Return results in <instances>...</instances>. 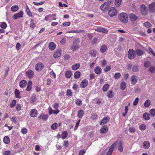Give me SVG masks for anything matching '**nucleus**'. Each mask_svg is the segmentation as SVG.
<instances>
[{
    "instance_id": "1",
    "label": "nucleus",
    "mask_w": 155,
    "mask_h": 155,
    "mask_svg": "<svg viewBox=\"0 0 155 155\" xmlns=\"http://www.w3.org/2000/svg\"><path fill=\"white\" fill-rule=\"evenodd\" d=\"M117 145L118 149L119 151L122 152L123 150L122 146V142L121 141H116L110 147L109 150L107 153V155H111L114 151V149Z\"/></svg>"
},
{
    "instance_id": "2",
    "label": "nucleus",
    "mask_w": 155,
    "mask_h": 155,
    "mask_svg": "<svg viewBox=\"0 0 155 155\" xmlns=\"http://www.w3.org/2000/svg\"><path fill=\"white\" fill-rule=\"evenodd\" d=\"M119 20L124 23H127L128 21V16L127 15L124 13H122L119 16Z\"/></svg>"
},
{
    "instance_id": "3",
    "label": "nucleus",
    "mask_w": 155,
    "mask_h": 155,
    "mask_svg": "<svg viewBox=\"0 0 155 155\" xmlns=\"http://www.w3.org/2000/svg\"><path fill=\"white\" fill-rule=\"evenodd\" d=\"M128 57L130 59H134L135 57V52L133 49H130L128 53Z\"/></svg>"
},
{
    "instance_id": "4",
    "label": "nucleus",
    "mask_w": 155,
    "mask_h": 155,
    "mask_svg": "<svg viewBox=\"0 0 155 155\" xmlns=\"http://www.w3.org/2000/svg\"><path fill=\"white\" fill-rule=\"evenodd\" d=\"M35 69L37 71H41L44 68V64L41 62L37 63L35 66Z\"/></svg>"
},
{
    "instance_id": "5",
    "label": "nucleus",
    "mask_w": 155,
    "mask_h": 155,
    "mask_svg": "<svg viewBox=\"0 0 155 155\" xmlns=\"http://www.w3.org/2000/svg\"><path fill=\"white\" fill-rule=\"evenodd\" d=\"M108 15L111 17H113L116 15L117 11L114 8L112 7L109 11Z\"/></svg>"
},
{
    "instance_id": "6",
    "label": "nucleus",
    "mask_w": 155,
    "mask_h": 155,
    "mask_svg": "<svg viewBox=\"0 0 155 155\" xmlns=\"http://www.w3.org/2000/svg\"><path fill=\"white\" fill-rule=\"evenodd\" d=\"M111 0H108V1L106 2L103 4H102L100 7L103 10H105V9L108 7L110 3H111Z\"/></svg>"
},
{
    "instance_id": "7",
    "label": "nucleus",
    "mask_w": 155,
    "mask_h": 155,
    "mask_svg": "<svg viewBox=\"0 0 155 155\" xmlns=\"http://www.w3.org/2000/svg\"><path fill=\"white\" fill-rule=\"evenodd\" d=\"M140 11L141 14L142 15H145L147 14V8L145 5L142 4L141 5L140 8Z\"/></svg>"
},
{
    "instance_id": "8",
    "label": "nucleus",
    "mask_w": 155,
    "mask_h": 155,
    "mask_svg": "<svg viewBox=\"0 0 155 155\" xmlns=\"http://www.w3.org/2000/svg\"><path fill=\"white\" fill-rule=\"evenodd\" d=\"M23 12L22 11H20L19 12L14 14L12 18L13 19H16L18 18H21L23 16Z\"/></svg>"
},
{
    "instance_id": "9",
    "label": "nucleus",
    "mask_w": 155,
    "mask_h": 155,
    "mask_svg": "<svg viewBox=\"0 0 155 155\" xmlns=\"http://www.w3.org/2000/svg\"><path fill=\"white\" fill-rule=\"evenodd\" d=\"M129 18L132 22H134L138 18V17L135 14L132 13L129 14Z\"/></svg>"
},
{
    "instance_id": "10",
    "label": "nucleus",
    "mask_w": 155,
    "mask_h": 155,
    "mask_svg": "<svg viewBox=\"0 0 155 155\" xmlns=\"http://www.w3.org/2000/svg\"><path fill=\"white\" fill-rule=\"evenodd\" d=\"M29 114L31 117H35L37 116L38 111L35 109H32L30 111Z\"/></svg>"
},
{
    "instance_id": "11",
    "label": "nucleus",
    "mask_w": 155,
    "mask_h": 155,
    "mask_svg": "<svg viewBox=\"0 0 155 155\" xmlns=\"http://www.w3.org/2000/svg\"><path fill=\"white\" fill-rule=\"evenodd\" d=\"M149 9L150 12L155 13V2H152L149 5Z\"/></svg>"
},
{
    "instance_id": "12",
    "label": "nucleus",
    "mask_w": 155,
    "mask_h": 155,
    "mask_svg": "<svg viewBox=\"0 0 155 155\" xmlns=\"http://www.w3.org/2000/svg\"><path fill=\"white\" fill-rule=\"evenodd\" d=\"M137 77L136 75H133L130 78L131 83L132 84H135L137 82Z\"/></svg>"
},
{
    "instance_id": "13",
    "label": "nucleus",
    "mask_w": 155,
    "mask_h": 155,
    "mask_svg": "<svg viewBox=\"0 0 155 155\" xmlns=\"http://www.w3.org/2000/svg\"><path fill=\"white\" fill-rule=\"evenodd\" d=\"M26 74L28 78L31 79L33 78L34 72L32 71L28 70L26 72Z\"/></svg>"
},
{
    "instance_id": "14",
    "label": "nucleus",
    "mask_w": 155,
    "mask_h": 155,
    "mask_svg": "<svg viewBox=\"0 0 155 155\" xmlns=\"http://www.w3.org/2000/svg\"><path fill=\"white\" fill-rule=\"evenodd\" d=\"M61 54V50L60 49H58L56 51L54 54V57L55 58H57L59 57Z\"/></svg>"
},
{
    "instance_id": "15",
    "label": "nucleus",
    "mask_w": 155,
    "mask_h": 155,
    "mask_svg": "<svg viewBox=\"0 0 155 155\" xmlns=\"http://www.w3.org/2000/svg\"><path fill=\"white\" fill-rule=\"evenodd\" d=\"M110 118L108 117H104L102 119L100 122V125H103L104 124L107 123L108 121L109 120Z\"/></svg>"
},
{
    "instance_id": "16",
    "label": "nucleus",
    "mask_w": 155,
    "mask_h": 155,
    "mask_svg": "<svg viewBox=\"0 0 155 155\" xmlns=\"http://www.w3.org/2000/svg\"><path fill=\"white\" fill-rule=\"evenodd\" d=\"M108 128L107 125L102 127L100 130V132L101 134H104L107 132Z\"/></svg>"
},
{
    "instance_id": "17",
    "label": "nucleus",
    "mask_w": 155,
    "mask_h": 155,
    "mask_svg": "<svg viewBox=\"0 0 155 155\" xmlns=\"http://www.w3.org/2000/svg\"><path fill=\"white\" fill-rule=\"evenodd\" d=\"M88 84V81L86 79H84L82 81L80 84V86L82 88H84L86 87L87 85Z\"/></svg>"
},
{
    "instance_id": "18",
    "label": "nucleus",
    "mask_w": 155,
    "mask_h": 155,
    "mask_svg": "<svg viewBox=\"0 0 155 155\" xmlns=\"http://www.w3.org/2000/svg\"><path fill=\"white\" fill-rule=\"evenodd\" d=\"M132 70L133 72H138L140 70L139 66L137 64L134 65L132 67Z\"/></svg>"
},
{
    "instance_id": "19",
    "label": "nucleus",
    "mask_w": 155,
    "mask_h": 155,
    "mask_svg": "<svg viewBox=\"0 0 155 155\" xmlns=\"http://www.w3.org/2000/svg\"><path fill=\"white\" fill-rule=\"evenodd\" d=\"M102 71V69L100 67L97 66L94 69L95 73L97 74H101Z\"/></svg>"
},
{
    "instance_id": "20",
    "label": "nucleus",
    "mask_w": 155,
    "mask_h": 155,
    "mask_svg": "<svg viewBox=\"0 0 155 155\" xmlns=\"http://www.w3.org/2000/svg\"><path fill=\"white\" fill-rule=\"evenodd\" d=\"M56 14H53L52 15H49L46 16L44 18V20H45L46 21H48L52 19V16H56Z\"/></svg>"
},
{
    "instance_id": "21",
    "label": "nucleus",
    "mask_w": 155,
    "mask_h": 155,
    "mask_svg": "<svg viewBox=\"0 0 155 155\" xmlns=\"http://www.w3.org/2000/svg\"><path fill=\"white\" fill-rule=\"evenodd\" d=\"M26 81L25 80H22L19 83V86L21 88H23L26 86Z\"/></svg>"
},
{
    "instance_id": "22",
    "label": "nucleus",
    "mask_w": 155,
    "mask_h": 155,
    "mask_svg": "<svg viewBox=\"0 0 155 155\" xmlns=\"http://www.w3.org/2000/svg\"><path fill=\"white\" fill-rule=\"evenodd\" d=\"M107 49V46L106 45H102L100 48V51L102 53H104L105 52Z\"/></svg>"
},
{
    "instance_id": "23",
    "label": "nucleus",
    "mask_w": 155,
    "mask_h": 155,
    "mask_svg": "<svg viewBox=\"0 0 155 155\" xmlns=\"http://www.w3.org/2000/svg\"><path fill=\"white\" fill-rule=\"evenodd\" d=\"M143 145L145 149H147L150 147V143L148 141H144L143 143Z\"/></svg>"
},
{
    "instance_id": "24",
    "label": "nucleus",
    "mask_w": 155,
    "mask_h": 155,
    "mask_svg": "<svg viewBox=\"0 0 155 155\" xmlns=\"http://www.w3.org/2000/svg\"><path fill=\"white\" fill-rule=\"evenodd\" d=\"M26 11L27 14L29 16L32 17L33 15L32 14V12H30V11L28 6L27 5L25 7Z\"/></svg>"
},
{
    "instance_id": "25",
    "label": "nucleus",
    "mask_w": 155,
    "mask_h": 155,
    "mask_svg": "<svg viewBox=\"0 0 155 155\" xmlns=\"http://www.w3.org/2000/svg\"><path fill=\"white\" fill-rule=\"evenodd\" d=\"M10 141V139L8 136H5L3 138V142L5 144H8Z\"/></svg>"
},
{
    "instance_id": "26",
    "label": "nucleus",
    "mask_w": 155,
    "mask_h": 155,
    "mask_svg": "<svg viewBox=\"0 0 155 155\" xmlns=\"http://www.w3.org/2000/svg\"><path fill=\"white\" fill-rule=\"evenodd\" d=\"M49 47L51 50H53L55 48L56 45L54 43L51 42L49 45Z\"/></svg>"
},
{
    "instance_id": "27",
    "label": "nucleus",
    "mask_w": 155,
    "mask_h": 155,
    "mask_svg": "<svg viewBox=\"0 0 155 155\" xmlns=\"http://www.w3.org/2000/svg\"><path fill=\"white\" fill-rule=\"evenodd\" d=\"M15 93L16 97L18 98H20L21 97V96L20 95V91L18 90L17 89H15Z\"/></svg>"
},
{
    "instance_id": "28",
    "label": "nucleus",
    "mask_w": 155,
    "mask_h": 155,
    "mask_svg": "<svg viewBox=\"0 0 155 155\" xmlns=\"http://www.w3.org/2000/svg\"><path fill=\"white\" fill-rule=\"evenodd\" d=\"M84 115V111L82 110H79L78 113V117L81 119Z\"/></svg>"
},
{
    "instance_id": "29",
    "label": "nucleus",
    "mask_w": 155,
    "mask_h": 155,
    "mask_svg": "<svg viewBox=\"0 0 155 155\" xmlns=\"http://www.w3.org/2000/svg\"><path fill=\"white\" fill-rule=\"evenodd\" d=\"M32 82L31 81H29L28 83L27 86L26 88V90L28 91H30L31 88Z\"/></svg>"
},
{
    "instance_id": "30",
    "label": "nucleus",
    "mask_w": 155,
    "mask_h": 155,
    "mask_svg": "<svg viewBox=\"0 0 155 155\" xmlns=\"http://www.w3.org/2000/svg\"><path fill=\"white\" fill-rule=\"evenodd\" d=\"M135 52L139 56H141L143 53L142 50L138 49L136 50Z\"/></svg>"
},
{
    "instance_id": "31",
    "label": "nucleus",
    "mask_w": 155,
    "mask_h": 155,
    "mask_svg": "<svg viewBox=\"0 0 155 155\" xmlns=\"http://www.w3.org/2000/svg\"><path fill=\"white\" fill-rule=\"evenodd\" d=\"M109 87V85L108 84H106L104 85L102 88V90L104 92H106Z\"/></svg>"
},
{
    "instance_id": "32",
    "label": "nucleus",
    "mask_w": 155,
    "mask_h": 155,
    "mask_svg": "<svg viewBox=\"0 0 155 155\" xmlns=\"http://www.w3.org/2000/svg\"><path fill=\"white\" fill-rule=\"evenodd\" d=\"M143 117L146 120H148L150 118L149 114L147 113H145L143 114Z\"/></svg>"
},
{
    "instance_id": "33",
    "label": "nucleus",
    "mask_w": 155,
    "mask_h": 155,
    "mask_svg": "<svg viewBox=\"0 0 155 155\" xmlns=\"http://www.w3.org/2000/svg\"><path fill=\"white\" fill-rule=\"evenodd\" d=\"M126 87V84L124 82H121L120 83V87L122 90H124Z\"/></svg>"
},
{
    "instance_id": "34",
    "label": "nucleus",
    "mask_w": 155,
    "mask_h": 155,
    "mask_svg": "<svg viewBox=\"0 0 155 155\" xmlns=\"http://www.w3.org/2000/svg\"><path fill=\"white\" fill-rule=\"evenodd\" d=\"M79 47V45L73 44V45L71 47V49L74 51L77 49Z\"/></svg>"
},
{
    "instance_id": "35",
    "label": "nucleus",
    "mask_w": 155,
    "mask_h": 155,
    "mask_svg": "<svg viewBox=\"0 0 155 155\" xmlns=\"http://www.w3.org/2000/svg\"><path fill=\"white\" fill-rule=\"evenodd\" d=\"M80 66L79 64H77L72 66V69L73 70H76L79 68Z\"/></svg>"
},
{
    "instance_id": "36",
    "label": "nucleus",
    "mask_w": 155,
    "mask_h": 155,
    "mask_svg": "<svg viewBox=\"0 0 155 155\" xmlns=\"http://www.w3.org/2000/svg\"><path fill=\"white\" fill-rule=\"evenodd\" d=\"M68 136V132L66 131L63 132L61 134V138L63 139H65Z\"/></svg>"
},
{
    "instance_id": "37",
    "label": "nucleus",
    "mask_w": 155,
    "mask_h": 155,
    "mask_svg": "<svg viewBox=\"0 0 155 155\" xmlns=\"http://www.w3.org/2000/svg\"><path fill=\"white\" fill-rule=\"evenodd\" d=\"M113 91L110 90L107 93V96L109 98H112L113 97Z\"/></svg>"
},
{
    "instance_id": "38",
    "label": "nucleus",
    "mask_w": 155,
    "mask_h": 155,
    "mask_svg": "<svg viewBox=\"0 0 155 155\" xmlns=\"http://www.w3.org/2000/svg\"><path fill=\"white\" fill-rule=\"evenodd\" d=\"M150 101L149 99L147 100L144 103V106L146 107H148L150 105Z\"/></svg>"
},
{
    "instance_id": "39",
    "label": "nucleus",
    "mask_w": 155,
    "mask_h": 155,
    "mask_svg": "<svg viewBox=\"0 0 155 155\" xmlns=\"http://www.w3.org/2000/svg\"><path fill=\"white\" fill-rule=\"evenodd\" d=\"M81 75V72L79 71H76L74 74V77L76 79L78 78Z\"/></svg>"
},
{
    "instance_id": "40",
    "label": "nucleus",
    "mask_w": 155,
    "mask_h": 155,
    "mask_svg": "<svg viewBox=\"0 0 155 155\" xmlns=\"http://www.w3.org/2000/svg\"><path fill=\"white\" fill-rule=\"evenodd\" d=\"M18 7L17 5H13L11 8V10L13 12L17 11L18 9Z\"/></svg>"
},
{
    "instance_id": "41",
    "label": "nucleus",
    "mask_w": 155,
    "mask_h": 155,
    "mask_svg": "<svg viewBox=\"0 0 155 155\" xmlns=\"http://www.w3.org/2000/svg\"><path fill=\"white\" fill-rule=\"evenodd\" d=\"M80 42V39L79 38H75L74 39V41L73 42V44L78 45V44Z\"/></svg>"
},
{
    "instance_id": "42",
    "label": "nucleus",
    "mask_w": 155,
    "mask_h": 155,
    "mask_svg": "<svg viewBox=\"0 0 155 155\" xmlns=\"http://www.w3.org/2000/svg\"><path fill=\"white\" fill-rule=\"evenodd\" d=\"M71 75V73L70 71H67L66 72L65 74L66 77L68 78H70Z\"/></svg>"
},
{
    "instance_id": "43",
    "label": "nucleus",
    "mask_w": 155,
    "mask_h": 155,
    "mask_svg": "<svg viewBox=\"0 0 155 155\" xmlns=\"http://www.w3.org/2000/svg\"><path fill=\"white\" fill-rule=\"evenodd\" d=\"M85 31L84 30H71L68 31V33H80L84 32Z\"/></svg>"
},
{
    "instance_id": "44",
    "label": "nucleus",
    "mask_w": 155,
    "mask_h": 155,
    "mask_svg": "<svg viewBox=\"0 0 155 155\" xmlns=\"http://www.w3.org/2000/svg\"><path fill=\"white\" fill-rule=\"evenodd\" d=\"M151 65V62L149 61H145L144 63V66L146 68H148Z\"/></svg>"
},
{
    "instance_id": "45",
    "label": "nucleus",
    "mask_w": 155,
    "mask_h": 155,
    "mask_svg": "<svg viewBox=\"0 0 155 155\" xmlns=\"http://www.w3.org/2000/svg\"><path fill=\"white\" fill-rule=\"evenodd\" d=\"M121 76V74L119 73H116L114 76V78L115 79H118Z\"/></svg>"
},
{
    "instance_id": "46",
    "label": "nucleus",
    "mask_w": 155,
    "mask_h": 155,
    "mask_svg": "<svg viewBox=\"0 0 155 155\" xmlns=\"http://www.w3.org/2000/svg\"><path fill=\"white\" fill-rule=\"evenodd\" d=\"M7 26V24L5 22H2L0 25V27L4 30L6 28Z\"/></svg>"
},
{
    "instance_id": "47",
    "label": "nucleus",
    "mask_w": 155,
    "mask_h": 155,
    "mask_svg": "<svg viewBox=\"0 0 155 155\" xmlns=\"http://www.w3.org/2000/svg\"><path fill=\"white\" fill-rule=\"evenodd\" d=\"M150 113L152 117H154L155 115V109H152L150 110Z\"/></svg>"
},
{
    "instance_id": "48",
    "label": "nucleus",
    "mask_w": 155,
    "mask_h": 155,
    "mask_svg": "<svg viewBox=\"0 0 155 155\" xmlns=\"http://www.w3.org/2000/svg\"><path fill=\"white\" fill-rule=\"evenodd\" d=\"M11 120L13 123L16 124L17 121V119L15 117H12L11 118Z\"/></svg>"
},
{
    "instance_id": "49",
    "label": "nucleus",
    "mask_w": 155,
    "mask_h": 155,
    "mask_svg": "<svg viewBox=\"0 0 155 155\" xmlns=\"http://www.w3.org/2000/svg\"><path fill=\"white\" fill-rule=\"evenodd\" d=\"M76 104L78 106L81 105L82 104V101L79 99H77L75 101Z\"/></svg>"
},
{
    "instance_id": "50",
    "label": "nucleus",
    "mask_w": 155,
    "mask_h": 155,
    "mask_svg": "<svg viewBox=\"0 0 155 155\" xmlns=\"http://www.w3.org/2000/svg\"><path fill=\"white\" fill-rule=\"evenodd\" d=\"M58 127V124L56 123L53 124L51 127V129L52 130L56 129Z\"/></svg>"
},
{
    "instance_id": "51",
    "label": "nucleus",
    "mask_w": 155,
    "mask_h": 155,
    "mask_svg": "<svg viewBox=\"0 0 155 155\" xmlns=\"http://www.w3.org/2000/svg\"><path fill=\"white\" fill-rule=\"evenodd\" d=\"M115 4L117 6H119L121 4L122 0H115Z\"/></svg>"
},
{
    "instance_id": "52",
    "label": "nucleus",
    "mask_w": 155,
    "mask_h": 155,
    "mask_svg": "<svg viewBox=\"0 0 155 155\" xmlns=\"http://www.w3.org/2000/svg\"><path fill=\"white\" fill-rule=\"evenodd\" d=\"M16 103V101L15 100H13L12 102L10 103V106L11 108H12L14 107Z\"/></svg>"
},
{
    "instance_id": "53",
    "label": "nucleus",
    "mask_w": 155,
    "mask_h": 155,
    "mask_svg": "<svg viewBox=\"0 0 155 155\" xmlns=\"http://www.w3.org/2000/svg\"><path fill=\"white\" fill-rule=\"evenodd\" d=\"M63 146L65 148H67L68 147L69 145L68 141L67 140H64L63 142Z\"/></svg>"
},
{
    "instance_id": "54",
    "label": "nucleus",
    "mask_w": 155,
    "mask_h": 155,
    "mask_svg": "<svg viewBox=\"0 0 155 155\" xmlns=\"http://www.w3.org/2000/svg\"><path fill=\"white\" fill-rule=\"evenodd\" d=\"M149 71L151 72V73L153 74L154 73L155 71V68L153 66H151L149 68Z\"/></svg>"
},
{
    "instance_id": "55",
    "label": "nucleus",
    "mask_w": 155,
    "mask_h": 155,
    "mask_svg": "<svg viewBox=\"0 0 155 155\" xmlns=\"http://www.w3.org/2000/svg\"><path fill=\"white\" fill-rule=\"evenodd\" d=\"M42 119L44 120H46L48 118V115L47 114H44L43 113H42Z\"/></svg>"
},
{
    "instance_id": "56",
    "label": "nucleus",
    "mask_w": 155,
    "mask_h": 155,
    "mask_svg": "<svg viewBox=\"0 0 155 155\" xmlns=\"http://www.w3.org/2000/svg\"><path fill=\"white\" fill-rule=\"evenodd\" d=\"M139 128L141 130H144L146 128V126L144 124H142L140 126Z\"/></svg>"
},
{
    "instance_id": "57",
    "label": "nucleus",
    "mask_w": 155,
    "mask_h": 155,
    "mask_svg": "<svg viewBox=\"0 0 155 155\" xmlns=\"http://www.w3.org/2000/svg\"><path fill=\"white\" fill-rule=\"evenodd\" d=\"M66 95L68 96H71L72 95V92L70 89H68L66 92Z\"/></svg>"
},
{
    "instance_id": "58",
    "label": "nucleus",
    "mask_w": 155,
    "mask_h": 155,
    "mask_svg": "<svg viewBox=\"0 0 155 155\" xmlns=\"http://www.w3.org/2000/svg\"><path fill=\"white\" fill-rule=\"evenodd\" d=\"M139 101V98L138 97H136L133 103V105L134 106H136V105Z\"/></svg>"
},
{
    "instance_id": "59",
    "label": "nucleus",
    "mask_w": 155,
    "mask_h": 155,
    "mask_svg": "<svg viewBox=\"0 0 155 155\" xmlns=\"http://www.w3.org/2000/svg\"><path fill=\"white\" fill-rule=\"evenodd\" d=\"M145 26L147 28H149L151 26V24L148 22H146L144 24Z\"/></svg>"
},
{
    "instance_id": "60",
    "label": "nucleus",
    "mask_w": 155,
    "mask_h": 155,
    "mask_svg": "<svg viewBox=\"0 0 155 155\" xmlns=\"http://www.w3.org/2000/svg\"><path fill=\"white\" fill-rule=\"evenodd\" d=\"M97 116V115L96 113H93L91 114V118L93 120L96 119Z\"/></svg>"
},
{
    "instance_id": "61",
    "label": "nucleus",
    "mask_w": 155,
    "mask_h": 155,
    "mask_svg": "<svg viewBox=\"0 0 155 155\" xmlns=\"http://www.w3.org/2000/svg\"><path fill=\"white\" fill-rule=\"evenodd\" d=\"M111 69V67L110 66H107L104 68V70L105 72L109 71Z\"/></svg>"
},
{
    "instance_id": "62",
    "label": "nucleus",
    "mask_w": 155,
    "mask_h": 155,
    "mask_svg": "<svg viewBox=\"0 0 155 155\" xmlns=\"http://www.w3.org/2000/svg\"><path fill=\"white\" fill-rule=\"evenodd\" d=\"M97 38L96 37H94L93 38V40L92 41V44L93 45H94L97 42Z\"/></svg>"
},
{
    "instance_id": "63",
    "label": "nucleus",
    "mask_w": 155,
    "mask_h": 155,
    "mask_svg": "<svg viewBox=\"0 0 155 155\" xmlns=\"http://www.w3.org/2000/svg\"><path fill=\"white\" fill-rule=\"evenodd\" d=\"M107 64V61L105 60L104 59L102 61L101 66L102 67H104Z\"/></svg>"
},
{
    "instance_id": "64",
    "label": "nucleus",
    "mask_w": 155,
    "mask_h": 155,
    "mask_svg": "<svg viewBox=\"0 0 155 155\" xmlns=\"http://www.w3.org/2000/svg\"><path fill=\"white\" fill-rule=\"evenodd\" d=\"M85 153V151L83 150H81L79 151V155H83Z\"/></svg>"
}]
</instances>
